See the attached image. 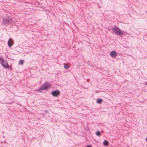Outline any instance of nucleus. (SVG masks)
<instances>
[{
	"mask_svg": "<svg viewBox=\"0 0 147 147\" xmlns=\"http://www.w3.org/2000/svg\"><path fill=\"white\" fill-rule=\"evenodd\" d=\"M24 63V61L22 60H20L19 61V64L20 65H22Z\"/></svg>",
	"mask_w": 147,
	"mask_h": 147,
	"instance_id": "nucleus-12",
	"label": "nucleus"
},
{
	"mask_svg": "<svg viewBox=\"0 0 147 147\" xmlns=\"http://www.w3.org/2000/svg\"><path fill=\"white\" fill-rule=\"evenodd\" d=\"M110 55L112 58H115L117 55V53L115 51H113L110 52Z\"/></svg>",
	"mask_w": 147,
	"mask_h": 147,
	"instance_id": "nucleus-6",
	"label": "nucleus"
},
{
	"mask_svg": "<svg viewBox=\"0 0 147 147\" xmlns=\"http://www.w3.org/2000/svg\"><path fill=\"white\" fill-rule=\"evenodd\" d=\"M11 20V18L7 17V18H3L2 20V23L4 24L8 23Z\"/></svg>",
	"mask_w": 147,
	"mask_h": 147,
	"instance_id": "nucleus-4",
	"label": "nucleus"
},
{
	"mask_svg": "<svg viewBox=\"0 0 147 147\" xmlns=\"http://www.w3.org/2000/svg\"><path fill=\"white\" fill-rule=\"evenodd\" d=\"M64 67L65 69H67L69 68L68 65L67 64L65 63L64 64Z\"/></svg>",
	"mask_w": 147,
	"mask_h": 147,
	"instance_id": "nucleus-10",
	"label": "nucleus"
},
{
	"mask_svg": "<svg viewBox=\"0 0 147 147\" xmlns=\"http://www.w3.org/2000/svg\"><path fill=\"white\" fill-rule=\"evenodd\" d=\"M0 62L1 65L5 68H7L9 67V65L6 60L0 57Z\"/></svg>",
	"mask_w": 147,
	"mask_h": 147,
	"instance_id": "nucleus-2",
	"label": "nucleus"
},
{
	"mask_svg": "<svg viewBox=\"0 0 147 147\" xmlns=\"http://www.w3.org/2000/svg\"><path fill=\"white\" fill-rule=\"evenodd\" d=\"M13 40L12 39L10 38L8 41V45L9 47H11L13 44Z\"/></svg>",
	"mask_w": 147,
	"mask_h": 147,
	"instance_id": "nucleus-7",
	"label": "nucleus"
},
{
	"mask_svg": "<svg viewBox=\"0 0 147 147\" xmlns=\"http://www.w3.org/2000/svg\"><path fill=\"white\" fill-rule=\"evenodd\" d=\"M60 94V92L59 90H57L52 91L51 93L52 95L54 96H57Z\"/></svg>",
	"mask_w": 147,
	"mask_h": 147,
	"instance_id": "nucleus-5",
	"label": "nucleus"
},
{
	"mask_svg": "<svg viewBox=\"0 0 147 147\" xmlns=\"http://www.w3.org/2000/svg\"><path fill=\"white\" fill-rule=\"evenodd\" d=\"M146 141L147 142V137H146Z\"/></svg>",
	"mask_w": 147,
	"mask_h": 147,
	"instance_id": "nucleus-15",
	"label": "nucleus"
},
{
	"mask_svg": "<svg viewBox=\"0 0 147 147\" xmlns=\"http://www.w3.org/2000/svg\"><path fill=\"white\" fill-rule=\"evenodd\" d=\"M96 134L98 136H100L101 135L100 132L98 131H97L96 132Z\"/></svg>",
	"mask_w": 147,
	"mask_h": 147,
	"instance_id": "nucleus-11",
	"label": "nucleus"
},
{
	"mask_svg": "<svg viewBox=\"0 0 147 147\" xmlns=\"http://www.w3.org/2000/svg\"><path fill=\"white\" fill-rule=\"evenodd\" d=\"M112 31L116 35L121 36L123 34L121 30L117 27L115 26L112 29Z\"/></svg>",
	"mask_w": 147,
	"mask_h": 147,
	"instance_id": "nucleus-1",
	"label": "nucleus"
},
{
	"mask_svg": "<svg viewBox=\"0 0 147 147\" xmlns=\"http://www.w3.org/2000/svg\"><path fill=\"white\" fill-rule=\"evenodd\" d=\"M86 147H92L90 145H88Z\"/></svg>",
	"mask_w": 147,
	"mask_h": 147,
	"instance_id": "nucleus-13",
	"label": "nucleus"
},
{
	"mask_svg": "<svg viewBox=\"0 0 147 147\" xmlns=\"http://www.w3.org/2000/svg\"><path fill=\"white\" fill-rule=\"evenodd\" d=\"M103 144L104 146H107L108 145L109 143L107 140H105L104 141Z\"/></svg>",
	"mask_w": 147,
	"mask_h": 147,
	"instance_id": "nucleus-9",
	"label": "nucleus"
},
{
	"mask_svg": "<svg viewBox=\"0 0 147 147\" xmlns=\"http://www.w3.org/2000/svg\"><path fill=\"white\" fill-rule=\"evenodd\" d=\"M50 86V84L49 83H45L40 86V88L38 89L37 91H39L40 90H46Z\"/></svg>",
	"mask_w": 147,
	"mask_h": 147,
	"instance_id": "nucleus-3",
	"label": "nucleus"
},
{
	"mask_svg": "<svg viewBox=\"0 0 147 147\" xmlns=\"http://www.w3.org/2000/svg\"><path fill=\"white\" fill-rule=\"evenodd\" d=\"M145 84H146V85H147V82H145Z\"/></svg>",
	"mask_w": 147,
	"mask_h": 147,
	"instance_id": "nucleus-14",
	"label": "nucleus"
},
{
	"mask_svg": "<svg viewBox=\"0 0 147 147\" xmlns=\"http://www.w3.org/2000/svg\"><path fill=\"white\" fill-rule=\"evenodd\" d=\"M102 101V100L101 98H98L97 99L96 102L98 104H100Z\"/></svg>",
	"mask_w": 147,
	"mask_h": 147,
	"instance_id": "nucleus-8",
	"label": "nucleus"
}]
</instances>
